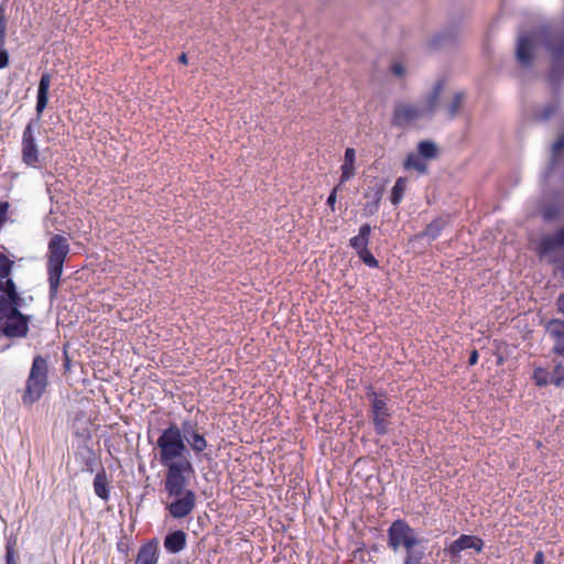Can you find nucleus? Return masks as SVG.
<instances>
[{"label":"nucleus","instance_id":"obj_50","mask_svg":"<svg viewBox=\"0 0 564 564\" xmlns=\"http://www.w3.org/2000/svg\"><path fill=\"white\" fill-rule=\"evenodd\" d=\"M379 551H380V545H378L376 543L369 546V553H371V552L378 553Z\"/></svg>","mask_w":564,"mask_h":564},{"label":"nucleus","instance_id":"obj_26","mask_svg":"<svg viewBox=\"0 0 564 564\" xmlns=\"http://www.w3.org/2000/svg\"><path fill=\"white\" fill-rule=\"evenodd\" d=\"M355 160H356V152L352 148H347L345 150L344 155V163L340 166L341 174H340V184L346 183L349 181L354 174H355Z\"/></svg>","mask_w":564,"mask_h":564},{"label":"nucleus","instance_id":"obj_14","mask_svg":"<svg viewBox=\"0 0 564 564\" xmlns=\"http://www.w3.org/2000/svg\"><path fill=\"white\" fill-rule=\"evenodd\" d=\"M449 220L451 216L448 214L435 217L422 231L415 234L413 239H427L430 242L436 240L442 235V231L449 225Z\"/></svg>","mask_w":564,"mask_h":564},{"label":"nucleus","instance_id":"obj_10","mask_svg":"<svg viewBox=\"0 0 564 564\" xmlns=\"http://www.w3.org/2000/svg\"><path fill=\"white\" fill-rule=\"evenodd\" d=\"M178 426L188 449L197 457H204L209 460L210 454L206 452L209 445L204 432L200 431L202 429L198 426V423L192 420H184Z\"/></svg>","mask_w":564,"mask_h":564},{"label":"nucleus","instance_id":"obj_27","mask_svg":"<svg viewBox=\"0 0 564 564\" xmlns=\"http://www.w3.org/2000/svg\"><path fill=\"white\" fill-rule=\"evenodd\" d=\"M77 457L80 459L82 469L86 473L93 474L98 463V457L94 449L89 446H85L79 449Z\"/></svg>","mask_w":564,"mask_h":564},{"label":"nucleus","instance_id":"obj_34","mask_svg":"<svg viewBox=\"0 0 564 564\" xmlns=\"http://www.w3.org/2000/svg\"><path fill=\"white\" fill-rule=\"evenodd\" d=\"M532 380L538 387H546L551 383V378L546 369L538 367L534 369Z\"/></svg>","mask_w":564,"mask_h":564},{"label":"nucleus","instance_id":"obj_19","mask_svg":"<svg viewBox=\"0 0 564 564\" xmlns=\"http://www.w3.org/2000/svg\"><path fill=\"white\" fill-rule=\"evenodd\" d=\"M159 560L158 540L152 539L139 549L134 564H156Z\"/></svg>","mask_w":564,"mask_h":564},{"label":"nucleus","instance_id":"obj_37","mask_svg":"<svg viewBox=\"0 0 564 564\" xmlns=\"http://www.w3.org/2000/svg\"><path fill=\"white\" fill-rule=\"evenodd\" d=\"M13 265V261H11L7 256L0 254V278L7 279L11 273Z\"/></svg>","mask_w":564,"mask_h":564},{"label":"nucleus","instance_id":"obj_7","mask_svg":"<svg viewBox=\"0 0 564 564\" xmlns=\"http://www.w3.org/2000/svg\"><path fill=\"white\" fill-rule=\"evenodd\" d=\"M30 315L23 314L15 307H9L1 304L0 306V336L13 339L24 338L30 330Z\"/></svg>","mask_w":564,"mask_h":564},{"label":"nucleus","instance_id":"obj_25","mask_svg":"<svg viewBox=\"0 0 564 564\" xmlns=\"http://www.w3.org/2000/svg\"><path fill=\"white\" fill-rule=\"evenodd\" d=\"M370 235L371 226L369 224L361 225L359 227L358 235L349 239V247L352 248L356 252L368 248L370 242Z\"/></svg>","mask_w":564,"mask_h":564},{"label":"nucleus","instance_id":"obj_8","mask_svg":"<svg viewBox=\"0 0 564 564\" xmlns=\"http://www.w3.org/2000/svg\"><path fill=\"white\" fill-rule=\"evenodd\" d=\"M387 535L388 546L393 552H398L400 547L405 550L422 542L417 539L415 530L404 519L392 521L388 528Z\"/></svg>","mask_w":564,"mask_h":564},{"label":"nucleus","instance_id":"obj_18","mask_svg":"<svg viewBox=\"0 0 564 564\" xmlns=\"http://www.w3.org/2000/svg\"><path fill=\"white\" fill-rule=\"evenodd\" d=\"M186 540L187 534L183 530H174L165 535L163 545L167 553L177 554L185 549Z\"/></svg>","mask_w":564,"mask_h":564},{"label":"nucleus","instance_id":"obj_48","mask_svg":"<svg viewBox=\"0 0 564 564\" xmlns=\"http://www.w3.org/2000/svg\"><path fill=\"white\" fill-rule=\"evenodd\" d=\"M63 367H64L65 372H68L70 370V358H69L66 349H64Z\"/></svg>","mask_w":564,"mask_h":564},{"label":"nucleus","instance_id":"obj_23","mask_svg":"<svg viewBox=\"0 0 564 564\" xmlns=\"http://www.w3.org/2000/svg\"><path fill=\"white\" fill-rule=\"evenodd\" d=\"M443 88L444 83L442 80H437L426 96L425 106L421 108V111H424V117H433Z\"/></svg>","mask_w":564,"mask_h":564},{"label":"nucleus","instance_id":"obj_38","mask_svg":"<svg viewBox=\"0 0 564 564\" xmlns=\"http://www.w3.org/2000/svg\"><path fill=\"white\" fill-rule=\"evenodd\" d=\"M558 215H560V210L555 205L546 206L542 212V216H543L544 220H546V221H552V220L556 219L558 217Z\"/></svg>","mask_w":564,"mask_h":564},{"label":"nucleus","instance_id":"obj_28","mask_svg":"<svg viewBox=\"0 0 564 564\" xmlns=\"http://www.w3.org/2000/svg\"><path fill=\"white\" fill-rule=\"evenodd\" d=\"M402 564H423L426 556L425 547L420 543L404 550Z\"/></svg>","mask_w":564,"mask_h":564},{"label":"nucleus","instance_id":"obj_32","mask_svg":"<svg viewBox=\"0 0 564 564\" xmlns=\"http://www.w3.org/2000/svg\"><path fill=\"white\" fill-rule=\"evenodd\" d=\"M22 303L23 299L18 293V291L4 292L0 294V305L4 304L8 305L9 307H15L18 311H21L20 308L22 306Z\"/></svg>","mask_w":564,"mask_h":564},{"label":"nucleus","instance_id":"obj_33","mask_svg":"<svg viewBox=\"0 0 564 564\" xmlns=\"http://www.w3.org/2000/svg\"><path fill=\"white\" fill-rule=\"evenodd\" d=\"M464 99H465V94L463 91H458L454 95L453 100L447 106L448 119L452 120L457 116Z\"/></svg>","mask_w":564,"mask_h":564},{"label":"nucleus","instance_id":"obj_36","mask_svg":"<svg viewBox=\"0 0 564 564\" xmlns=\"http://www.w3.org/2000/svg\"><path fill=\"white\" fill-rule=\"evenodd\" d=\"M551 383H553L555 387L564 386V366L562 364H557L554 367L551 376Z\"/></svg>","mask_w":564,"mask_h":564},{"label":"nucleus","instance_id":"obj_29","mask_svg":"<svg viewBox=\"0 0 564 564\" xmlns=\"http://www.w3.org/2000/svg\"><path fill=\"white\" fill-rule=\"evenodd\" d=\"M404 169L410 170L413 169L417 171L420 174H426L427 173V165L424 161V159L417 153H410L406 155L404 160Z\"/></svg>","mask_w":564,"mask_h":564},{"label":"nucleus","instance_id":"obj_12","mask_svg":"<svg viewBox=\"0 0 564 564\" xmlns=\"http://www.w3.org/2000/svg\"><path fill=\"white\" fill-rule=\"evenodd\" d=\"M558 249H564V226L552 234L541 236L535 247L540 258L551 256Z\"/></svg>","mask_w":564,"mask_h":564},{"label":"nucleus","instance_id":"obj_44","mask_svg":"<svg viewBox=\"0 0 564 564\" xmlns=\"http://www.w3.org/2000/svg\"><path fill=\"white\" fill-rule=\"evenodd\" d=\"M3 293L4 292H13V291H17V288H15V284L13 282V280L11 279H7L6 283H3Z\"/></svg>","mask_w":564,"mask_h":564},{"label":"nucleus","instance_id":"obj_51","mask_svg":"<svg viewBox=\"0 0 564 564\" xmlns=\"http://www.w3.org/2000/svg\"><path fill=\"white\" fill-rule=\"evenodd\" d=\"M343 184H340V182L334 187V188H337V192L340 189Z\"/></svg>","mask_w":564,"mask_h":564},{"label":"nucleus","instance_id":"obj_49","mask_svg":"<svg viewBox=\"0 0 564 564\" xmlns=\"http://www.w3.org/2000/svg\"><path fill=\"white\" fill-rule=\"evenodd\" d=\"M177 61H178V63L186 65L188 63L187 55L185 53H182L178 56Z\"/></svg>","mask_w":564,"mask_h":564},{"label":"nucleus","instance_id":"obj_3","mask_svg":"<svg viewBox=\"0 0 564 564\" xmlns=\"http://www.w3.org/2000/svg\"><path fill=\"white\" fill-rule=\"evenodd\" d=\"M69 251L70 246L65 236L55 234L50 238L46 253V272L51 301L57 297L64 263Z\"/></svg>","mask_w":564,"mask_h":564},{"label":"nucleus","instance_id":"obj_52","mask_svg":"<svg viewBox=\"0 0 564 564\" xmlns=\"http://www.w3.org/2000/svg\"><path fill=\"white\" fill-rule=\"evenodd\" d=\"M3 279L0 278V291L3 290V282H2Z\"/></svg>","mask_w":564,"mask_h":564},{"label":"nucleus","instance_id":"obj_39","mask_svg":"<svg viewBox=\"0 0 564 564\" xmlns=\"http://www.w3.org/2000/svg\"><path fill=\"white\" fill-rule=\"evenodd\" d=\"M117 551L121 553L124 556V558H128L130 552V542L127 536H122L117 542Z\"/></svg>","mask_w":564,"mask_h":564},{"label":"nucleus","instance_id":"obj_31","mask_svg":"<svg viewBox=\"0 0 564 564\" xmlns=\"http://www.w3.org/2000/svg\"><path fill=\"white\" fill-rule=\"evenodd\" d=\"M406 187V181L403 177L397 178L390 195V202L392 205L398 206L404 197Z\"/></svg>","mask_w":564,"mask_h":564},{"label":"nucleus","instance_id":"obj_45","mask_svg":"<svg viewBox=\"0 0 564 564\" xmlns=\"http://www.w3.org/2000/svg\"><path fill=\"white\" fill-rule=\"evenodd\" d=\"M479 354L476 349H473L469 354L468 365L475 366L478 362Z\"/></svg>","mask_w":564,"mask_h":564},{"label":"nucleus","instance_id":"obj_42","mask_svg":"<svg viewBox=\"0 0 564 564\" xmlns=\"http://www.w3.org/2000/svg\"><path fill=\"white\" fill-rule=\"evenodd\" d=\"M336 199H337V188H333L327 197V200H326L327 206L330 207L332 210H335Z\"/></svg>","mask_w":564,"mask_h":564},{"label":"nucleus","instance_id":"obj_2","mask_svg":"<svg viewBox=\"0 0 564 564\" xmlns=\"http://www.w3.org/2000/svg\"><path fill=\"white\" fill-rule=\"evenodd\" d=\"M156 447L160 463L166 468L167 485L173 480L183 482L184 474H195V468L188 458L191 452L176 423H170L162 430L156 440Z\"/></svg>","mask_w":564,"mask_h":564},{"label":"nucleus","instance_id":"obj_15","mask_svg":"<svg viewBox=\"0 0 564 564\" xmlns=\"http://www.w3.org/2000/svg\"><path fill=\"white\" fill-rule=\"evenodd\" d=\"M51 78H52L51 74L45 72L42 74L40 82H39L37 93H36V105H35L36 117L31 119V120H36V126H39V121L42 117V113L48 104V91H50Z\"/></svg>","mask_w":564,"mask_h":564},{"label":"nucleus","instance_id":"obj_4","mask_svg":"<svg viewBox=\"0 0 564 564\" xmlns=\"http://www.w3.org/2000/svg\"><path fill=\"white\" fill-rule=\"evenodd\" d=\"M194 474H184L183 482L175 481L167 485V477L163 480L164 491L169 498L174 500L166 505V510L174 519H182L192 513L196 505V494L192 489H186L189 478Z\"/></svg>","mask_w":564,"mask_h":564},{"label":"nucleus","instance_id":"obj_9","mask_svg":"<svg viewBox=\"0 0 564 564\" xmlns=\"http://www.w3.org/2000/svg\"><path fill=\"white\" fill-rule=\"evenodd\" d=\"M37 128L36 120H30L22 132L21 140V161L28 167L33 169L40 167L45 160L41 154L35 138V130Z\"/></svg>","mask_w":564,"mask_h":564},{"label":"nucleus","instance_id":"obj_6","mask_svg":"<svg viewBox=\"0 0 564 564\" xmlns=\"http://www.w3.org/2000/svg\"><path fill=\"white\" fill-rule=\"evenodd\" d=\"M366 398L370 403V417L376 434L383 436L389 431L391 411L388 406V395L383 390L377 391L369 384L366 387Z\"/></svg>","mask_w":564,"mask_h":564},{"label":"nucleus","instance_id":"obj_16","mask_svg":"<svg viewBox=\"0 0 564 564\" xmlns=\"http://www.w3.org/2000/svg\"><path fill=\"white\" fill-rule=\"evenodd\" d=\"M546 333L553 338L552 352L564 357V321L552 318L545 324Z\"/></svg>","mask_w":564,"mask_h":564},{"label":"nucleus","instance_id":"obj_5","mask_svg":"<svg viewBox=\"0 0 564 564\" xmlns=\"http://www.w3.org/2000/svg\"><path fill=\"white\" fill-rule=\"evenodd\" d=\"M48 386V358L35 355L21 397L24 406H31L44 394Z\"/></svg>","mask_w":564,"mask_h":564},{"label":"nucleus","instance_id":"obj_21","mask_svg":"<svg viewBox=\"0 0 564 564\" xmlns=\"http://www.w3.org/2000/svg\"><path fill=\"white\" fill-rule=\"evenodd\" d=\"M564 159V132L557 138L552 145L551 161L546 169L545 176H553L560 166L561 161Z\"/></svg>","mask_w":564,"mask_h":564},{"label":"nucleus","instance_id":"obj_43","mask_svg":"<svg viewBox=\"0 0 564 564\" xmlns=\"http://www.w3.org/2000/svg\"><path fill=\"white\" fill-rule=\"evenodd\" d=\"M391 72H392V74H393V75H395V76H398V77H401V76H403V75H404L405 69H404V67H403V65H402V64H400V63H394V64H392V66H391Z\"/></svg>","mask_w":564,"mask_h":564},{"label":"nucleus","instance_id":"obj_11","mask_svg":"<svg viewBox=\"0 0 564 564\" xmlns=\"http://www.w3.org/2000/svg\"><path fill=\"white\" fill-rule=\"evenodd\" d=\"M484 546L485 542L481 538L473 534H460L456 540L445 546L444 553L453 562H458L463 551L474 550L476 553H480Z\"/></svg>","mask_w":564,"mask_h":564},{"label":"nucleus","instance_id":"obj_46","mask_svg":"<svg viewBox=\"0 0 564 564\" xmlns=\"http://www.w3.org/2000/svg\"><path fill=\"white\" fill-rule=\"evenodd\" d=\"M533 564H545V556L542 551H538L534 554Z\"/></svg>","mask_w":564,"mask_h":564},{"label":"nucleus","instance_id":"obj_20","mask_svg":"<svg viewBox=\"0 0 564 564\" xmlns=\"http://www.w3.org/2000/svg\"><path fill=\"white\" fill-rule=\"evenodd\" d=\"M458 32L456 29H447L436 33L430 41V47L433 50H442L452 47L456 44Z\"/></svg>","mask_w":564,"mask_h":564},{"label":"nucleus","instance_id":"obj_40","mask_svg":"<svg viewBox=\"0 0 564 564\" xmlns=\"http://www.w3.org/2000/svg\"><path fill=\"white\" fill-rule=\"evenodd\" d=\"M6 564H18L15 561L14 542L8 541L6 545Z\"/></svg>","mask_w":564,"mask_h":564},{"label":"nucleus","instance_id":"obj_24","mask_svg":"<svg viewBox=\"0 0 564 564\" xmlns=\"http://www.w3.org/2000/svg\"><path fill=\"white\" fill-rule=\"evenodd\" d=\"M94 491L95 495L102 499L104 501H108L110 498V486L107 478V474L105 468H101L94 478Z\"/></svg>","mask_w":564,"mask_h":564},{"label":"nucleus","instance_id":"obj_47","mask_svg":"<svg viewBox=\"0 0 564 564\" xmlns=\"http://www.w3.org/2000/svg\"><path fill=\"white\" fill-rule=\"evenodd\" d=\"M557 311L564 315V293L560 294L556 300Z\"/></svg>","mask_w":564,"mask_h":564},{"label":"nucleus","instance_id":"obj_54","mask_svg":"<svg viewBox=\"0 0 564 564\" xmlns=\"http://www.w3.org/2000/svg\"><path fill=\"white\" fill-rule=\"evenodd\" d=\"M169 564H182L181 562H171Z\"/></svg>","mask_w":564,"mask_h":564},{"label":"nucleus","instance_id":"obj_41","mask_svg":"<svg viewBox=\"0 0 564 564\" xmlns=\"http://www.w3.org/2000/svg\"><path fill=\"white\" fill-rule=\"evenodd\" d=\"M9 65V53L6 50L4 45L0 47V69H3Z\"/></svg>","mask_w":564,"mask_h":564},{"label":"nucleus","instance_id":"obj_30","mask_svg":"<svg viewBox=\"0 0 564 564\" xmlns=\"http://www.w3.org/2000/svg\"><path fill=\"white\" fill-rule=\"evenodd\" d=\"M417 153L424 160L436 159L438 155V148L434 141L423 140L417 143Z\"/></svg>","mask_w":564,"mask_h":564},{"label":"nucleus","instance_id":"obj_53","mask_svg":"<svg viewBox=\"0 0 564 564\" xmlns=\"http://www.w3.org/2000/svg\"><path fill=\"white\" fill-rule=\"evenodd\" d=\"M560 270H561V272H562V274L564 276V263L560 267Z\"/></svg>","mask_w":564,"mask_h":564},{"label":"nucleus","instance_id":"obj_22","mask_svg":"<svg viewBox=\"0 0 564 564\" xmlns=\"http://www.w3.org/2000/svg\"><path fill=\"white\" fill-rule=\"evenodd\" d=\"M561 109V101L558 99H554L551 102L545 104L539 109L533 111V120L539 123L547 122L552 117L558 113Z\"/></svg>","mask_w":564,"mask_h":564},{"label":"nucleus","instance_id":"obj_13","mask_svg":"<svg viewBox=\"0 0 564 564\" xmlns=\"http://www.w3.org/2000/svg\"><path fill=\"white\" fill-rule=\"evenodd\" d=\"M424 117V111L411 104H398L394 106L391 124L393 127L403 128L408 123Z\"/></svg>","mask_w":564,"mask_h":564},{"label":"nucleus","instance_id":"obj_35","mask_svg":"<svg viewBox=\"0 0 564 564\" xmlns=\"http://www.w3.org/2000/svg\"><path fill=\"white\" fill-rule=\"evenodd\" d=\"M359 259L369 268H379V261L370 252L369 248L356 252Z\"/></svg>","mask_w":564,"mask_h":564},{"label":"nucleus","instance_id":"obj_17","mask_svg":"<svg viewBox=\"0 0 564 564\" xmlns=\"http://www.w3.org/2000/svg\"><path fill=\"white\" fill-rule=\"evenodd\" d=\"M383 192L384 187L381 184L368 187V189L364 194L365 198H369V200L364 205L362 208L364 217H370L379 210Z\"/></svg>","mask_w":564,"mask_h":564},{"label":"nucleus","instance_id":"obj_1","mask_svg":"<svg viewBox=\"0 0 564 564\" xmlns=\"http://www.w3.org/2000/svg\"><path fill=\"white\" fill-rule=\"evenodd\" d=\"M535 43H539L550 55L551 67L547 82L554 89H557L564 80V29L543 25L534 33L521 35L518 39L516 56L523 67L531 66Z\"/></svg>","mask_w":564,"mask_h":564}]
</instances>
